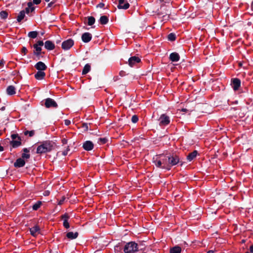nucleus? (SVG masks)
Segmentation results:
<instances>
[{"instance_id":"50","label":"nucleus","mask_w":253,"mask_h":253,"mask_svg":"<svg viewBox=\"0 0 253 253\" xmlns=\"http://www.w3.org/2000/svg\"><path fill=\"white\" fill-rule=\"evenodd\" d=\"M56 2L55 0L52 1L48 3L47 4V7H51L53 4H54Z\"/></svg>"},{"instance_id":"43","label":"nucleus","mask_w":253,"mask_h":253,"mask_svg":"<svg viewBox=\"0 0 253 253\" xmlns=\"http://www.w3.org/2000/svg\"><path fill=\"white\" fill-rule=\"evenodd\" d=\"M35 44H37L39 46H42L43 44L44 45V43H43V41H38Z\"/></svg>"},{"instance_id":"29","label":"nucleus","mask_w":253,"mask_h":253,"mask_svg":"<svg viewBox=\"0 0 253 253\" xmlns=\"http://www.w3.org/2000/svg\"><path fill=\"white\" fill-rule=\"evenodd\" d=\"M25 16V11L24 10L20 12L19 15L17 17V20L18 22H20Z\"/></svg>"},{"instance_id":"53","label":"nucleus","mask_w":253,"mask_h":253,"mask_svg":"<svg viewBox=\"0 0 253 253\" xmlns=\"http://www.w3.org/2000/svg\"><path fill=\"white\" fill-rule=\"evenodd\" d=\"M22 151H23V153H29L30 150L27 148H24L23 149Z\"/></svg>"},{"instance_id":"16","label":"nucleus","mask_w":253,"mask_h":253,"mask_svg":"<svg viewBox=\"0 0 253 253\" xmlns=\"http://www.w3.org/2000/svg\"><path fill=\"white\" fill-rule=\"evenodd\" d=\"M22 139L21 137H18V139L17 140H13L10 141V145L13 148H15L19 147L22 145L21 142Z\"/></svg>"},{"instance_id":"24","label":"nucleus","mask_w":253,"mask_h":253,"mask_svg":"<svg viewBox=\"0 0 253 253\" xmlns=\"http://www.w3.org/2000/svg\"><path fill=\"white\" fill-rule=\"evenodd\" d=\"M6 93L9 95L15 94V87L13 85H9L6 88Z\"/></svg>"},{"instance_id":"8","label":"nucleus","mask_w":253,"mask_h":253,"mask_svg":"<svg viewBox=\"0 0 253 253\" xmlns=\"http://www.w3.org/2000/svg\"><path fill=\"white\" fill-rule=\"evenodd\" d=\"M159 122L160 126H167L170 123L169 117L166 114H162L159 118Z\"/></svg>"},{"instance_id":"51","label":"nucleus","mask_w":253,"mask_h":253,"mask_svg":"<svg viewBox=\"0 0 253 253\" xmlns=\"http://www.w3.org/2000/svg\"><path fill=\"white\" fill-rule=\"evenodd\" d=\"M161 2H164L166 3H171V0H159Z\"/></svg>"},{"instance_id":"26","label":"nucleus","mask_w":253,"mask_h":253,"mask_svg":"<svg viewBox=\"0 0 253 253\" xmlns=\"http://www.w3.org/2000/svg\"><path fill=\"white\" fill-rule=\"evenodd\" d=\"M91 70V66L89 64H86L84 65L83 71H82V75H84L88 73Z\"/></svg>"},{"instance_id":"34","label":"nucleus","mask_w":253,"mask_h":253,"mask_svg":"<svg viewBox=\"0 0 253 253\" xmlns=\"http://www.w3.org/2000/svg\"><path fill=\"white\" fill-rule=\"evenodd\" d=\"M168 39L170 41H174L176 39V35L173 33H171L168 36Z\"/></svg>"},{"instance_id":"62","label":"nucleus","mask_w":253,"mask_h":253,"mask_svg":"<svg viewBox=\"0 0 253 253\" xmlns=\"http://www.w3.org/2000/svg\"><path fill=\"white\" fill-rule=\"evenodd\" d=\"M181 111H182L183 112H186L188 111V110L186 108H183L181 109Z\"/></svg>"},{"instance_id":"25","label":"nucleus","mask_w":253,"mask_h":253,"mask_svg":"<svg viewBox=\"0 0 253 253\" xmlns=\"http://www.w3.org/2000/svg\"><path fill=\"white\" fill-rule=\"evenodd\" d=\"M109 22V18L106 15L101 16L99 19V22L102 25H106Z\"/></svg>"},{"instance_id":"23","label":"nucleus","mask_w":253,"mask_h":253,"mask_svg":"<svg viewBox=\"0 0 253 253\" xmlns=\"http://www.w3.org/2000/svg\"><path fill=\"white\" fill-rule=\"evenodd\" d=\"M79 235V233L77 232H76L75 233L73 232H69L66 234V237L70 239V240H73L75 239H76Z\"/></svg>"},{"instance_id":"61","label":"nucleus","mask_w":253,"mask_h":253,"mask_svg":"<svg viewBox=\"0 0 253 253\" xmlns=\"http://www.w3.org/2000/svg\"><path fill=\"white\" fill-rule=\"evenodd\" d=\"M125 74V72L123 71H121L120 72V75L121 76H123Z\"/></svg>"},{"instance_id":"54","label":"nucleus","mask_w":253,"mask_h":253,"mask_svg":"<svg viewBox=\"0 0 253 253\" xmlns=\"http://www.w3.org/2000/svg\"><path fill=\"white\" fill-rule=\"evenodd\" d=\"M64 122H65V125L66 126H69L71 124V121L70 120H65L64 121Z\"/></svg>"},{"instance_id":"35","label":"nucleus","mask_w":253,"mask_h":253,"mask_svg":"<svg viewBox=\"0 0 253 253\" xmlns=\"http://www.w3.org/2000/svg\"><path fill=\"white\" fill-rule=\"evenodd\" d=\"M8 15V12L6 11H2L0 12V16L3 19H5L7 17Z\"/></svg>"},{"instance_id":"30","label":"nucleus","mask_w":253,"mask_h":253,"mask_svg":"<svg viewBox=\"0 0 253 253\" xmlns=\"http://www.w3.org/2000/svg\"><path fill=\"white\" fill-rule=\"evenodd\" d=\"M87 19V24L88 26H92L95 22V19L93 16H88L86 17Z\"/></svg>"},{"instance_id":"48","label":"nucleus","mask_w":253,"mask_h":253,"mask_svg":"<svg viewBox=\"0 0 253 253\" xmlns=\"http://www.w3.org/2000/svg\"><path fill=\"white\" fill-rule=\"evenodd\" d=\"M82 126L85 130H87L88 129V124L87 123L83 124Z\"/></svg>"},{"instance_id":"57","label":"nucleus","mask_w":253,"mask_h":253,"mask_svg":"<svg viewBox=\"0 0 253 253\" xmlns=\"http://www.w3.org/2000/svg\"><path fill=\"white\" fill-rule=\"evenodd\" d=\"M25 13L28 14L30 12H31L30 8L26 7L25 10Z\"/></svg>"},{"instance_id":"28","label":"nucleus","mask_w":253,"mask_h":253,"mask_svg":"<svg viewBox=\"0 0 253 253\" xmlns=\"http://www.w3.org/2000/svg\"><path fill=\"white\" fill-rule=\"evenodd\" d=\"M181 252V248L179 246H176L170 249V253H180Z\"/></svg>"},{"instance_id":"4","label":"nucleus","mask_w":253,"mask_h":253,"mask_svg":"<svg viewBox=\"0 0 253 253\" xmlns=\"http://www.w3.org/2000/svg\"><path fill=\"white\" fill-rule=\"evenodd\" d=\"M138 251V245L134 242H130L126 243L124 248V252L125 253H134Z\"/></svg>"},{"instance_id":"39","label":"nucleus","mask_w":253,"mask_h":253,"mask_svg":"<svg viewBox=\"0 0 253 253\" xmlns=\"http://www.w3.org/2000/svg\"><path fill=\"white\" fill-rule=\"evenodd\" d=\"M138 121V117L137 115H133L131 118V122L133 123H136Z\"/></svg>"},{"instance_id":"52","label":"nucleus","mask_w":253,"mask_h":253,"mask_svg":"<svg viewBox=\"0 0 253 253\" xmlns=\"http://www.w3.org/2000/svg\"><path fill=\"white\" fill-rule=\"evenodd\" d=\"M33 2L35 4H39L41 2V0H33Z\"/></svg>"},{"instance_id":"18","label":"nucleus","mask_w":253,"mask_h":253,"mask_svg":"<svg viewBox=\"0 0 253 253\" xmlns=\"http://www.w3.org/2000/svg\"><path fill=\"white\" fill-rule=\"evenodd\" d=\"M153 163L155 165V166L159 168L162 169L163 167V165L162 164V161L160 158L159 156H156L155 158L154 157L153 159Z\"/></svg>"},{"instance_id":"36","label":"nucleus","mask_w":253,"mask_h":253,"mask_svg":"<svg viewBox=\"0 0 253 253\" xmlns=\"http://www.w3.org/2000/svg\"><path fill=\"white\" fill-rule=\"evenodd\" d=\"M35 131L34 130H32L31 131L26 130L24 132V134L25 135H29V136L30 137H32L33 136H34L35 134Z\"/></svg>"},{"instance_id":"10","label":"nucleus","mask_w":253,"mask_h":253,"mask_svg":"<svg viewBox=\"0 0 253 253\" xmlns=\"http://www.w3.org/2000/svg\"><path fill=\"white\" fill-rule=\"evenodd\" d=\"M231 84L233 89L234 90H237L241 85V81L238 78L232 79L231 80Z\"/></svg>"},{"instance_id":"19","label":"nucleus","mask_w":253,"mask_h":253,"mask_svg":"<svg viewBox=\"0 0 253 253\" xmlns=\"http://www.w3.org/2000/svg\"><path fill=\"white\" fill-rule=\"evenodd\" d=\"M55 47L54 43L51 41H46L44 42V47L48 50H53Z\"/></svg>"},{"instance_id":"2","label":"nucleus","mask_w":253,"mask_h":253,"mask_svg":"<svg viewBox=\"0 0 253 253\" xmlns=\"http://www.w3.org/2000/svg\"><path fill=\"white\" fill-rule=\"evenodd\" d=\"M54 143L51 141H43L37 149V153L42 154L51 151L53 147Z\"/></svg>"},{"instance_id":"11","label":"nucleus","mask_w":253,"mask_h":253,"mask_svg":"<svg viewBox=\"0 0 253 253\" xmlns=\"http://www.w3.org/2000/svg\"><path fill=\"white\" fill-rule=\"evenodd\" d=\"M83 148L86 151H89L92 150L94 148L93 143L89 140L85 141L83 144Z\"/></svg>"},{"instance_id":"56","label":"nucleus","mask_w":253,"mask_h":253,"mask_svg":"<svg viewBox=\"0 0 253 253\" xmlns=\"http://www.w3.org/2000/svg\"><path fill=\"white\" fill-rule=\"evenodd\" d=\"M62 143L63 145L66 144L67 143L68 140L66 138H63L61 140Z\"/></svg>"},{"instance_id":"17","label":"nucleus","mask_w":253,"mask_h":253,"mask_svg":"<svg viewBox=\"0 0 253 253\" xmlns=\"http://www.w3.org/2000/svg\"><path fill=\"white\" fill-rule=\"evenodd\" d=\"M81 38L83 42L87 43L91 41L92 35L88 32H85L82 35Z\"/></svg>"},{"instance_id":"5","label":"nucleus","mask_w":253,"mask_h":253,"mask_svg":"<svg viewBox=\"0 0 253 253\" xmlns=\"http://www.w3.org/2000/svg\"><path fill=\"white\" fill-rule=\"evenodd\" d=\"M74 44V41L72 39H69L64 41L61 44L62 48L64 50L70 49Z\"/></svg>"},{"instance_id":"55","label":"nucleus","mask_w":253,"mask_h":253,"mask_svg":"<svg viewBox=\"0 0 253 253\" xmlns=\"http://www.w3.org/2000/svg\"><path fill=\"white\" fill-rule=\"evenodd\" d=\"M5 62V61L3 59L0 60V66L3 67L4 66V64Z\"/></svg>"},{"instance_id":"27","label":"nucleus","mask_w":253,"mask_h":253,"mask_svg":"<svg viewBox=\"0 0 253 253\" xmlns=\"http://www.w3.org/2000/svg\"><path fill=\"white\" fill-rule=\"evenodd\" d=\"M33 47L35 49V50L33 51V54L34 55H38L39 52H42V47L38 46L37 44H34Z\"/></svg>"},{"instance_id":"32","label":"nucleus","mask_w":253,"mask_h":253,"mask_svg":"<svg viewBox=\"0 0 253 253\" xmlns=\"http://www.w3.org/2000/svg\"><path fill=\"white\" fill-rule=\"evenodd\" d=\"M38 33L37 31H31L28 33V37L30 38L35 39L37 38Z\"/></svg>"},{"instance_id":"3","label":"nucleus","mask_w":253,"mask_h":253,"mask_svg":"<svg viewBox=\"0 0 253 253\" xmlns=\"http://www.w3.org/2000/svg\"><path fill=\"white\" fill-rule=\"evenodd\" d=\"M167 158L168 164L170 169L172 166H175L179 163H181V166L183 165V163L180 161L179 156L176 154H167Z\"/></svg>"},{"instance_id":"9","label":"nucleus","mask_w":253,"mask_h":253,"mask_svg":"<svg viewBox=\"0 0 253 253\" xmlns=\"http://www.w3.org/2000/svg\"><path fill=\"white\" fill-rule=\"evenodd\" d=\"M129 7V3L126 0H119L117 7L119 9H127Z\"/></svg>"},{"instance_id":"15","label":"nucleus","mask_w":253,"mask_h":253,"mask_svg":"<svg viewBox=\"0 0 253 253\" xmlns=\"http://www.w3.org/2000/svg\"><path fill=\"white\" fill-rule=\"evenodd\" d=\"M35 68L38 71H44L46 70L47 66L42 62L39 61L35 65Z\"/></svg>"},{"instance_id":"49","label":"nucleus","mask_w":253,"mask_h":253,"mask_svg":"<svg viewBox=\"0 0 253 253\" xmlns=\"http://www.w3.org/2000/svg\"><path fill=\"white\" fill-rule=\"evenodd\" d=\"M104 6V3L102 2H100L99 4H98L96 6L97 8H103Z\"/></svg>"},{"instance_id":"20","label":"nucleus","mask_w":253,"mask_h":253,"mask_svg":"<svg viewBox=\"0 0 253 253\" xmlns=\"http://www.w3.org/2000/svg\"><path fill=\"white\" fill-rule=\"evenodd\" d=\"M169 58L172 62H177L180 59V56L177 52H172L170 54Z\"/></svg>"},{"instance_id":"31","label":"nucleus","mask_w":253,"mask_h":253,"mask_svg":"<svg viewBox=\"0 0 253 253\" xmlns=\"http://www.w3.org/2000/svg\"><path fill=\"white\" fill-rule=\"evenodd\" d=\"M42 204V203L41 201H38L37 202H36L35 204H34L33 205V206H32L33 210L34 211L38 210L41 206Z\"/></svg>"},{"instance_id":"46","label":"nucleus","mask_w":253,"mask_h":253,"mask_svg":"<svg viewBox=\"0 0 253 253\" xmlns=\"http://www.w3.org/2000/svg\"><path fill=\"white\" fill-rule=\"evenodd\" d=\"M65 200V197L64 196L62 197L61 199L59 201L58 204L59 205H61L64 202Z\"/></svg>"},{"instance_id":"60","label":"nucleus","mask_w":253,"mask_h":253,"mask_svg":"<svg viewBox=\"0 0 253 253\" xmlns=\"http://www.w3.org/2000/svg\"><path fill=\"white\" fill-rule=\"evenodd\" d=\"M250 251L251 253H253V245L250 247Z\"/></svg>"},{"instance_id":"13","label":"nucleus","mask_w":253,"mask_h":253,"mask_svg":"<svg viewBox=\"0 0 253 253\" xmlns=\"http://www.w3.org/2000/svg\"><path fill=\"white\" fill-rule=\"evenodd\" d=\"M40 228L38 225H35L30 228V234L33 237H36L39 234H40Z\"/></svg>"},{"instance_id":"63","label":"nucleus","mask_w":253,"mask_h":253,"mask_svg":"<svg viewBox=\"0 0 253 253\" xmlns=\"http://www.w3.org/2000/svg\"><path fill=\"white\" fill-rule=\"evenodd\" d=\"M251 8L253 10V2L252 3V4H251Z\"/></svg>"},{"instance_id":"38","label":"nucleus","mask_w":253,"mask_h":253,"mask_svg":"<svg viewBox=\"0 0 253 253\" xmlns=\"http://www.w3.org/2000/svg\"><path fill=\"white\" fill-rule=\"evenodd\" d=\"M30 158V154L29 153H23L21 155V158L23 160L28 159Z\"/></svg>"},{"instance_id":"33","label":"nucleus","mask_w":253,"mask_h":253,"mask_svg":"<svg viewBox=\"0 0 253 253\" xmlns=\"http://www.w3.org/2000/svg\"><path fill=\"white\" fill-rule=\"evenodd\" d=\"M108 141V139L106 137L104 138H99L98 139V143L99 145H103L106 143Z\"/></svg>"},{"instance_id":"47","label":"nucleus","mask_w":253,"mask_h":253,"mask_svg":"<svg viewBox=\"0 0 253 253\" xmlns=\"http://www.w3.org/2000/svg\"><path fill=\"white\" fill-rule=\"evenodd\" d=\"M28 50H27V49L26 48V47L25 46H23L22 49H21V52L22 53H23L24 54V55H25L27 52Z\"/></svg>"},{"instance_id":"40","label":"nucleus","mask_w":253,"mask_h":253,"mask_svg":"<svg viewBox=\"0 0 253 253\" xmlns=\"http://www.w3.org/2000/svg\"><path fill=\"white\" fill-rule=\"evenodd\" d=\"M61 219L64 221V220H66L68 221V219L70 218V216H69L68 214L67 213H65V214H63L61 216Z\"/></svg>"},{"instance_id":"37","label":"nucleus","mask_w":253,"mask_h":253,"mask_svg":"<svg viewBox=\"0 0 253 253\" xmlns=\"http://www.w3.org/2000/svg\"><path fill=\"white\" fill-rule=\"evenodd\" d=\"M33 2H32L31 1H29L27 3V5H28L27 7L30 8L31 12H33L35 9V7L33 6Z\"/></svg>"},{"instance_id":"22","label":"nucleus","mask_w":253,"mask_h":253,"mask_svg":"<svg viewBox=\"0 0 253 253\" xmlns=\"http://www.w3.org/2000/svg\"><path fill=\"white\" fill-rule=\"evenodd\" d=\"M198 154V151L194 150L192 152L189 153L187 156V159L189 161H191L194 160Z\"/></svg>"},{"instance_id":"45","label":"nucleus","mask_w":253,"mask_h":253,"mask_svg":"<svg viewBox=\"0 0 253 253\" xmlns=\"http://www.w3.org/2000/svg\"><path fill=\"white\" fill-rule=\"evenodd\" d=\"M42 53L44 54V52H39L38 55H35L36 56V60H40L41 57H43L42 56H41V54Z\"/></svg>"},{"instance_id":"7","label":"nucleus","mask_w":253,"mask_h":253,"mask_svg":"<svg viewBox=\"0 0 253 253\" xmlns=\"http://www.w3.org/2000/svg\"><path fill=\"white\" fill-rule=\"evenodd\" d=\"M44 105L46 108H55L58 107V104L56 101L51 98H47L45 99Z\"/></svg>"},{"instance_id":"64","label":"nucleus","mask_w":253,"mask_h":253,"mask_svg":"<svg viewBox=\"0 0 253 253\" xmlns=\"http://www.w3.org/2000/svg\"><path fill=\"white\" fill-rule=\"evenodd\" d=\"M45 1L46 2H49V1H50V0H45Z\"/></svg>"},{"instance_id":"59","label":"nucleus","mask_w":253,"mask_h":253,"mask_svg":"<svg viewBox=\"0 0 253 253\" xmlns=\"http://www.w3.org/2000/svg\"><path fill=\"white\" fill-rule=\"evenodd\" d=\"M49 194V192L48 191H44V196H48Z\"/></svg>"},{"instance_id":"1","label":"nucleus","mask_w":253,"mask_h":253,"mask_svg":"<svg viewBox=\"0 0 253 253\" xmlns=\"http://www.w3.org/2000/svg\"><path fill=\"white\" fill-rule=\"evenodd\" d=\"M171 3H167V4H163L158 10L157 15L159 16V18L162 19V21L169 20L171 14Z\"/></svg>"},{"instance_id":"14","label":"nucleus","mask_w":253,"mask_h":253,"mask_svg":"<svg viewBox=\"0 0 253 253\" xmlns=\"http://www.w3.org/2000/svg\"><path fill=\"white\" fill-rule=\"evenodd\" d=\"M26 162L23 159L19 158H18L14 163V167L16 168H20L24 167L25 165Z\"/></svg>"},{"instance_id":"6","label":"nucleus","mask_w":253,"mask_h":253,"mask_svg":"<svg viewBox=\"0 0 253 253\" xmlns=\"http://www.w3.org/2000/svg\"><path fill=\"white\" fill-rule=\"evenodd\" d=\"M159 156L160 157V158L161 159V160L162 161V164L163 165V169H165L167 170H170V168H169V166L168 164L167 154H161L159 155Z\"/></svg>"},{"instance_id":"12","label":"nucleus","mask_w":253,"mask_h":253,"mask_svg":"<svg viewBox=\"0 0 253 253\" xmlns=\"http://www.w3.org/2000/svg\"><path fill=\"white\" fill-rule=\"evenodd\" d=\"M140 61H141V59L139 57L134 56H132V57H130L128 59V65L130 67H132L134 66H135V65L136 63H138Z\"/></svg>"},{"instance_id":"42","label":"nucleus","mask_w":253,"mask_h":253,"mask_svg":"<svg viewBox=\"0 0 253 253\" xmlns=\"http://www.w3.org/2000/svg\"><path fill=\"white\" fill-rule=\"evenodd\" d=\"M18 137H20L18 134H12L11 135V138L12 140H15L16 139H18Z\"/></svg>"},{"instance_id":"21","label":"nucleus","mask_w":253,"mask_h":253,"mask_svg":"<svg viewBox=\"0 0 253 253\" xmlns=\"http://www.w3.org/2000/svg\"><path fill=\"white\" fill-rule=\"evenodd\" d=\"M35 78L38 80H42L43 79L45 76V73L43 71H38L35 74Z\"/></svg>"},{"instance_id":"44","label":"nucleus","mask_w":253,"mask_h":253,"mask_svg":"<svg viewBox=\"0 0 253 253\" xmlns=\"http://www.w3.org/2000/svg\"><path fill=\"white\" fill-rule=\"evenodd\" d=\"M69 147V146H68L67 149L62 152V154L63 156H66L67 155L68 152L70 150V149Z\"/></svg>"},{"instance_id":"41","label":"nucleus","mask_w":253,"mask_h":253,"mask_svg":"<svg viewBox=\"0 0 253 253\" xmlns=\"http://www.w3.org/2000/svg\"><path fill=\"white\" fill-rule=\"evenodd\" d=\"M63 226L66 229H68L70 227L69 223L66 220H64V221H63Z\"/></svg>"},{"instance_id":"58","label":"nucleus","mask_w":253,"mask_h":253,"mask_svg":"<svg viewBox=\"0 0 253 253\" xmlns=\"http://www.w3.org/2000/svg\"><path fill=\"white\" fill-rule=\"evenodd\" d=\"M61 38H59V39L56 40V43L57 44L61 42Z\"/></svg>"}]
</instances>
